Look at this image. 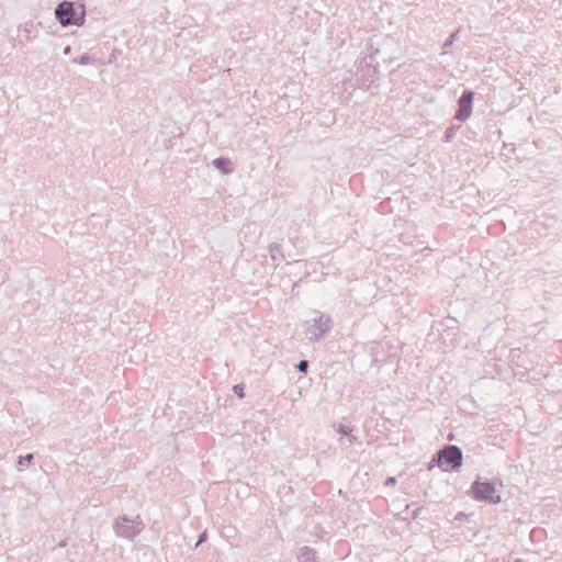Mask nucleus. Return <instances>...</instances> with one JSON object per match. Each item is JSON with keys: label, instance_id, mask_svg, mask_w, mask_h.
I'll return each mask as SVG.
<instances>
[{"label": "nucleus", "instance_id": "a878e982", "mask_svg": "<svg viewBox=\"0 0 562 562\" xmlns=\"http://www.w3.org/2000/svg\"><path fill=\"white\" fill-rule=\"evenodd\" d=\"M66 546V540H63L59 542V547H65Z\"/></svg>", "mask_w": 562, "mask_h": 562}, {"label": "nucleus", "instance_id": "aec40b11", "mask_svg": "<svg viewBox=\"0 0 562 562\" xmlns=\"http://www.w3.org/2000/svg\"><path fill=\"white\" fill-rule=\"evenodd\" d=\"M346 439L348 441V446H352L358 441V438L355 435H352L351 431L349 432V435L346 436Z\"/></svg>", "mask_w": 562, "mask_h": 562}, {"label": "nucleus", "instance_id": "a211bd4d", "mask_svg": "<svg viewBox=\"0 0 562 562\" xmlns=\"http://www.w3.org/2000/svg\"><path fill=\"white\" fill-rule=\"evenodd\" d=\"M472 516H473V514H465V513H463V512H459V513L454 516L453 521H454V522H462V521H464V520H468V519H469L470 517H472Z\"/></svg>", "mask_w": 562, "mask_h": 562}, {"label": "nucleus", "instance_id": "6e6552de", "mask_svg": "<svg viewBox=\"0 0 562 562\" xmlns=\"http://www.w3.org/2000/svg\"><path fill=\"white\" fill-rule=\"evenodd\" d=\"M212 165L215 169H217L223 175H229L233 172V166L228 158L226 157H217L213 159Z\"/></svg>", "mask_w": 562, "mask_h": 562}, {"label": "nucleus", "instance_id": "f257e3e1", "mask_svg": "<svg viewBox=\"0 0 562 562\" xmlns=\"http://www.w3.org/2000/svg\"><path fill=\"white\" fill-rule=\"evenodd\" d=\"M496 484L503 486V482L499 479H483L477 475L472 482L468 494L476 502H483L492 505L502 503V495L496 488Z\"/></svg>", "mask_w": 562, "mask_h": 562}, {"label": "nucleus", "instance_id": "b1692460", "mask_svg": "<svg viewBox=\"0 0 562 562\" xmlns=\"http://www.w3.org/2000/svg\"><path fill=\"white\" fill-rule=\"evenodd\" d=\"M423 507H417L414 512H413V518H417L419 513L422 512Z\"/></svg>", "mask_w": 562, "mask_h": 562}, {"label": "nucleus", "instance_id": "f8f14e48", "mask_svg": "<svg viewBox=\"0 0 562 562\" xmlns=\"http://www.w3.org/2000/svg\"><path fill=\"white\" fill-rule=\"evenodd\" d=\"M92 61H93V57L88 53H85V54L80 55L79 57H76L72 59V63L79 64V65H88Z\"/></svg>", "mask_w": 562, "mask_h": 562}, {"label": "nucleus", "instance_id": "393cba45", "mask_svg": "<svg viewBox=\"0 0 562 562\" xmlns=\"http://www.w3.org/2000/svg\"><path fill=\"white\" fill-rule=\"evenodd\" d=\"M70 52H71V46H69V45H67V46L64 48V50H63V53H64L65 55H69V54H70Z\"/></svg>", "mask_w": 562, "mask_h": 562}, {"label": "nucleus", "instance_id": "2eb2a0df", "mask_svg": "<svg viewBox=\"0 0 562 562\" xmlns=\"http://www.w3.org/2000/svg\"><path fill=\"white\" fill-rule=\"evenodd\" d=\"M245 385L244 383H238V384H235L233 386V392L236 396H238L239 398H244L245 397Z\"/></svg>", "mask_w": 562, "mask_h": 562}, {"label": "nucleus", "instance_id": "f03ea898", "mask_svg": "<svg viewBox=\"0 0 562 562\" xmlns=\"http://www.w3.org/2000/svg\"><path fill=\"white\" fill-rule=\"evenodd\" d=\"M463 452L456 445H445L431 458L428 469L435 465L446 472H456L462 467Z\"/></svg>", "mask_w": 562, "mask_h": 562}, {"label": "nucleus", "instance_id": "412c9836", "mask_svg": "<svg viewBox=\"0 0 562 562\" xmlns=\"http://www.w3.org/2000/svg\"><path fill=\"white\" fill-rule=\"evenodd\" d=\"M32 26V23H25L24 27H23V32L26 33V38L30 40L31 36H30V33H31V27Z\"/></svg>", "mask_w": 562, "mask_h": 562}, {"label": "nucleus", "instance_id": "5701e85b", "mask_svg": "<svg viewBox=\"0 0 562 562\" xmlns=\"http://www.w3.org/2000/svg\"><path fill=\"white\" fill-rule=\"evenodd\" d=\"M382 60L384 64H391L394 58L392 56H384Z\"/></svg>", "mask_w": 562, "mask_h": 562}, {"label": "nucleus", "instance_id": "9d476101", "mask_svg": "<svg viewBox=\"0 0 562 562\" xmlns=\"http://www.w3.org/2000/svg\"><path fill=\"white\" fill-rule=\"evenodd\" d=\"M269 255L272 261H279L284 259V255L281 249V245L278 243H271L268 247Z\"/></svg>", "mask_w": 562, "mask_h": 562}, {"label": "nucleus", "instance_id": "7ed1b4c3", "mask_svg": "<svg viewBox=\"0 0 562 562\" xmlns=\"http://www.w3.org/2000/svg\"><path fill=\"white\" fill-rule=\"evenodd\" d=\"M55 18L64 27L81 26L86 21V8L81 3L65 0L55 8Z\"/></svg>", "mask_w": 562, "mask_h": 562}, {"label": "nucleus", "instance_id": "39448f33", "mask_svg": "<svg viewBox=\"0 0 562 562\" xmlns=\"http://www.w3.org/2000/svg\"><path fill=\"white\" fill-rule=\"evenodd\" d=\"M144 527L145 525L138 515L134 518L122 515L119 516L113 522L115 535L127 540H133L142 532Z\"/></svg>", "mask_w": 562, "mask_h": 562}, {"label": "nucleus", "instance_id": "0eeeda50", "mask_svg": "<svg viewBox=\"0 0 562 562\" xmlns=\"http://www.w3.org/2000/svg\"><path fill=\"white\" fill-rule=\"evenodd\" d=\"M331 328V318L321 314L317 318L313 319L312 326L307 329V337L310 341H319Z\"/></svg>", "mask_w": 562, "mask_h": 562}, {"label": "nucleus", "instance_id": "4be33fe9", "mask_svg": "<svg viewBox=\"0 0 562 562\" xmlns=\"http://www.w3.org/2000/svg\"><path fill=\"white\" fill-rule=\"evenodd\" d=\"M396 477L394 476H389L386 480H385V485H395L396 484Z\"/></svg>", "mask_w": 562, "mask_h": 562}, {"label": "nucleus", "instance_id": "4468645a", "mask_svg": "<svg viewBox=\"0 0 562 562\" xmlns=\"http://www.w3.org/2000/svg\"><path fill=\"white\" fill-rule=\"evenodd\" d=\"M459 32H460V30H457V31L452 32V33H451V34L446 38V41H445V43H443V46H442L445 49H446V48H448V47H450V46L453 44V42H454V41L457 40V37H458Z\"/></svg>", "mask_w": 562, "mask_h": 562}, {"label": "nucleus", "instance_id": "ddd939ff", "mask_svg": "<svg viewBox=\"0 0 562 562\" xmlns=\"http://www.w3.org/2000/svg\"><path fill=\"white\" fill-rule=\"evenodd\" d=\"M33 460H34L33 453H26L25 456H20L18 458V465L19 467H27L32 463Z\"/></svg>", "mask_w": 562, "mask_h": 562}, {"label": "nucleus", "instance_id": "dca6fc26", "mask_svg": "<svg viewBox=\"0 0 562 562\" xmlns=\"http://www.w3.org/2000/svg\"><path fill=\"white\" fill-rule=\"evenodd\" d=\"M310 367V362L307 360H300L296 364H295V369L299 371V372H302V373H306L307 372V369Z\"/></svg>", "mask_w": 562, "mask_h": 562}, {"label": "nucleus", "instance_id": "423d86ee", "mask_svg": "<svg viewBox=\"0 0 562 562\" xmlns=\"http://www.w3.org/2000/svg\"><path fill=\"white\" fill-rule=\"evenodd\" d=\"M473 100L474 92L470 89H464L457 101L458 110L453 116V120L458 122H465L472 114Z\"/></svg>", "mask_w": 562, "mask_h": 562}, {"label": "nucleus", "instance_id": "1a4fd4ad", "mask_svg": "<svg viewBox=\"0 0 562 562\" xmlns=\"http://www.w3.org/2000/svg\"><path fill=\"white\" fill-rule=\"evenodd\" d=\"M299 562H317L316 561V551L310 547H303L300 550L297 555Z\"/></svg>", "mask_w": 562, "mask_h": 562}, {"label": "nucleus", "instance_id": "6ab92c4d", "mask_svg": "<svg viewBox=\"0 0 562 562\" xmlns=\"http://www.w3.org/2000/svg\"><path fill=\"white\" fill-rule=\"evenodd\" d=\"M207 539V533L206 531H203L202 533L199 535L198 537V541L195 543V547L200 546L201 543L205 542Z\"/></svg>", "mask_w": 562, "mask_h": 562}, {"label": "nucleus", "instance_id": "20e7f679", "mask_svg": "<svg viewBox=\"0 0 562 562\" xmlns=\"http://www.w3.org/2000/svg\"><path fill=\"white\" fill-rule=\"evenodd\" d=\"M382 50L380 48H375V50L371 52L370 55L364 57L359 65L356 81L358 86L361 88L369 89L372 83H374L379 78V60H376V56L380 55Z\"/></svg>", "mask_w": 562, "mask_h": 562}, {"label": "nucleus", "instance_id": "9b49d317", "mask_svg": "<svg viewBox=\"0 0 562 562\" xmlns=\"http://www.w3.org/2000/svg\"><path fill=\"white\" fill-rule=\"evenodd\" d=\"M461 127L460 124H451L449 127H447V130L445 131V134H443V137H442V140L445 143H450L452 142V139L454 138L457 132L459 131V128Z\"/></svg>", "mask_w": 562, "mask_h": 562}, {"label": "nucleus", "instance_id": "f3484780", "mask_svg": "<svg viewBox=\"0 0 562 562\" xmlns=\"http://www.w3.org/2000/svg\"><path fill=\"white\" fill-rule=\"evenodd\" d=\"M335 430L337 434H340L341 436L346 437L351 431V428L344 424H339L337 427H335Z\"/></svg>", "mask_w": 562, "mask_h": 562}]
</instances>
